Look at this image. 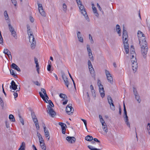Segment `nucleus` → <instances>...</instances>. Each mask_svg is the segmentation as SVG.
<instances>
[{
  "label": "nucleus",
  "instance_id": "1",
  "mask_svg": "<svg viewBox=\"0 0 150 150\" xmlns=\"http://www.w3.org/2000/svg\"><path fill=\"white\" fill-rule=\"evenodd\" d=\"M137 35L139 42V44L141 46V52L143 57L146 58L147 56L148 47L146 41V38L143 33L141 31L139 30Z\"/></svg>",
  "mask_w": 150,
  "mask_h": 150
},
{
  "label": "nucleus",
  "instance_id": "2",
  "mask_svg": "<svg viewBox=\"0 0 150 150\" xmlns=\"http://www.w3.org/2000/svg\"><path fill=\"white\" fill-rule=\"evenodd\" d=\"M128 35L127 31L125 30L124 27H123V30L122 34L123 41L124 44V48L125 52L127 54L129 52V45L128 43V40L127 38Z\"/></svg>",
  "mask_w": 150,
  "mask_h": 150
},
{
  "label": "nucleus",
  "instance_id": "3",
  "mask_svg": "<svg viewBox=\"0 0 150 150\" xmlns=\"http://www.w3.org/2000/svg\"><path fill=\"white\" fill-rule=\"evenodd\" d=\"M27 27L28 33L29 36V42L31 43V49H33L35 48L36 46V41L35 40L32 32L30 31V26L28 25Z\"/></svg>",
  "mask_w": 150,
  "mask_h": 150
},
{
  "label": "nucleus",
  "instance_id": "4",
  "mask_svg": "<svg viewBox=\"0 0 150 150\" xmlns=\"http://www.w3.org/2000/svg\"><path fill=\"white\" fill-rule=\"evenodd\" d=\"M77 3L81 14L86 18V19L87 20V18H88V16L85 9L84 8L83 6L82 5L81 1Z\"/></svg>",
  "mask_w": 150,
  "mask_h": 150
},
{
  "label": "nucleus",
  "instance_id": "5",
  "mask_svg": "<svg viewBox=\"0 0 150 150\" xmlns=\"http://www.w3.org/2000/svg\"><path fill=\"white\" fill-rule=\"evenodd\" d=\"M66 111L67 113L69 115H71L73 113L74 110L71 104H69L66 106Z\"/></svg>",
  "mask_w": 150,
  "mask_h": 150
},
{
  "label": "nucleus",
  "instance_id": "6",
  "mask_svg": "<svg viewBox=\"0 0 150 150\" xmlns=\"http://www.w3.org/2000/svg\"><path fill=\"white\" fill-rule=\"evenodd\" d=\"M47 112L49 115L52 117H54L56 115V113L52 107H50L49 106H48L47 108Z\"/></svg>",
  "mask_w": 150,
  "mask_h": 150
},
{
  "label": "nucleus",
  "instance_id": "7",
  "mask_svg": "<svg viewBox=\"0 0 150 150\" xmlns=\"http://www.w3.org/2000/svg\"><path fill=\"white\" fill-rule=\"evenodd\" d=\"M105 73L107 76V79L108 82L111 84H112L113 82V79L111 74L109 72L106 70H105Z\"/></svg>",
  "mask_w": 150,
  "mask_h": 150
},
{
  "label": "nucleus",
  "instance_id": "8",
  "mask_svg": "<svg viewBox=\"0 0 150 150\" xmlns=\"http://www.w3.org/2000/svg\"><path fill=\"white\" fill-rule=\"evenodd\" d=\"M133 93L135 96V98L137 100L138 103H140L141 101V100L140 99V96L136 90V88L134 87H133Z\"/></svg>",
  "mask_w": 150,
  "mask_h": 150
},
{
  "label": "nucleus",
  "instance_id": "9",
  "mask_svg": "<svg viewBox=\"0 0 150 150\" xmlns=\"http://www.w3.org/2000/svg\"><path fill=\"white\" fill-rule=\"evenodd\" d=\"M108 103L110 105L111 109L113 110H115V107L112 98L110 96H109L108 98Z\"/></svg>",
  "mask_w": 150,
  "mask_h": 150
},
{
  "label": "nucleus",
  "instance_id": "10",
  "mask_svg": "<svg viewBox=\"0 0 150 150\" xmlns=\"http://www.w3.org/2000/svg\"><path fill=\"white\" fill-rule=\"evenodd\" d=\"M59 96L61 98L63 99L62 100V101L65 100V101L63 102L62 104L64 105L66 104L68 101V100H67V95L62 93H60Z\"/></svg>",
  "mask_w": 150,
  "mask_h": 150
},
{
  "label": "nucleus",
  "instance_id": "11",
  "mask_svg": "<svg viewBox=\"0 0 150 150\" xmlns=\"http://www.w3.org/2000/svg\"><path fill=\"white\" fill-rule=\"evenodd\" d=\"M38 8L40 13L41 15L43 16H45V14L42 5L40 4H38Z\"/></svg>",
  "mask_w": 150,
  "mask_h": 150
},
{
  "label": "nucleus",
  "instance_id": "12",
  "mask_svg": "<svg viewBox=\"0 0 150 150\" xmlns=\"http://www.w3.org/2000/svg\"><path fill=\"white\" fill-rule=\"evenodd\" d=\"M66 139L69 143L71 144L74 143L76 141V138L73 137L67 136L66 138Z\"/></svg>",
  "mask_w": 150,
  "mask_h": 150
},
{
  "label": "nucleus",
  "instance_id": "13",
  "mask_svg": "<svg viewBox=\"0 0 150 150\" xmlns=\"http://www.w3.org/2000/svg\"><path fill=\"white\" fill-rule=\"evenodd\" d=\"M11 85L10 86V88L14 90H16L18 88V85L16 84L15 82L13 80H12L11 83Z\"/></svg>",
  "mask_w": 150,
  "mask_h": 150
},
{
  "label": "nucleus",
  "instance_id": "14",
  "mask_svg": "<svg viewBox=\"0 0 150 150\" xmlns=\"http://www.w3.org/2000/svg\"><path fill=\"white\" fill-rule=\"evenodd\" d=\"M30 111L31 112V117L33 122H35L36 121L37 122L38 120L33 111L31 108H30Z\"/></svg>",
  "mask_w": 150,
  "mask_h": 150
},
{
  "label": "nucleus",
  "instance_id": "15",
  "mask_svg": "<svg viewBox=\"0 0 150 150\" xmlns=\"http://www.w3.org/2000/svg\"><path fill=\"white\" fill-rule=\"evenodd\" d=\"M39 94L40 96L43 99V100L46 103H47V101L46 100V99L47 100H48L49 99V97L47 93L46 94H45L44 96L41 92H39Z\"/></svg>",
  "mask_w": 150,
  "mask_h": 150
},
{
  "label": "nucleus",
  "instance_id": "16",
  "mask_svg": "<svg viewBox=\"0 0 150 150\" xmlns=\"http://www.w3.org/2000/svg\"><path fill=\"white\" fill-rule=\"evenodd\" d=\"M44 126H43L44 131L45 134V136L46 138H47L48 140H49L50 137L49 131L47 129H46V128L45 126V124L44 123Z\"/></svg>",
  "mask_w": 150,
  "mask_h": 150
},
{
  "label": "nucleus",
  "instance_id": "17",
  "mask_svg": "<svg viewBox=\"0 0 150 150\" xmlns=\"http://www.w3.org/2000/svg\"><path fill=\"white\" fill-rule=\"evenodd\" d=\"M11 67L12 69L17 70L18 71L20 72L21 71V70L19 67L15 63H12L11 65Z\"/></svg>",
  "mask_w": 150,
  "mask_h": 150
},
{
  "label": "nucleus",
  "instance_id": "18",
  "mask_svg": "<svg viewBox=\"0 0 150 150\" xmlns=\"http://www.w3.org/2000/svg\"><path fill=\"white\" fill-rule=\"evenodd\" d=\"M132 69L135 73L137 70L138 67V64L137 62L132 63Z\"/></svg>",
  "mask_w": 150,
  "mask_h": 150
},
{
  "label": "nucleus",
  "instance_id": "19",
  "mask_svg": "<svg viewBox=\"0 0 150 150\" xmlns=\"http://www.w3.org/2000/svg\"><path fill=\"white\" fill-rule=\"evenodd\" d=\"M99 92L100 93V96L102 98H103L105 96V91L103 86H101L100 88L99 89Z\"/></svg>",
  "mask_w": 150,
  "mask_h": 150
},
{
  "label": "nucleus",
  "instance_id": "20",
  "mask_svg": "<svg viewBox=\"0 0 150 150\" xmlns=\"http://www.w3.org/2000/svg\"><path fill=\"white\" fill-rule=\"evenodd\" d=\"M62 78L64 82L65 85L67 86V88H68L69 83L68 81V79L67 77L66 76H65L64 77V76L62 75Z\"/></svg>",
  "mask_w": 150,
  "mask_h": 150
},
{
  "label": "nucleus",
  "instance_id": "21",
  "mask_svg": "<svg viewBox=\"0 0 150 150\" xmlns=\"http://www.w3.org/2000/svg\"><path fill=\"white\" fill-rule=\"evenodd\" d=\"M88 66L89 69L90 71H91V72H94V69L93 67L91 62L89 60L88 61Z\"/></svg>",
  "mask_w": 150,
  "mask_h": 150
},
{
  "label": "nucleus",
  "instance_id": "22",
  "mask_svg": "<svg viewBox=\"0 0 150 150\" xmlns=\"http://www.w3.org/2000/svg\"><path fill=\"white\" fill-rule=\"evenodd\" d=\"M78 38L79 42H83V37L80 36L81 32L80 31H78L77 33Z\"/></svg>",
  "mask_w": 150,
  "mask_h": 150
},
{
  "label": "nucleus",
  "instance_id": "23",
  "mask_svg": "<svg viewBox=\"0 0 150 150\" xmlns=\"http://www.w3.org/2000/svg\"><path fill=\"white\" fill-rule=\"evenodd\" d=\"M25 143L24 142H23L21 143V145L19 149L23 150H25Z\"/></svg>",
  "mask_w": 150,
  "mask_h": 150
},
{
  "label": "nucleus",
  "instance_id": "24",
  "mask_svg": "<svg viewBox=\"0 0 150 150\" xmlns=\"http://www.w3.org/2000/svg\"><path fill=\"white\" fill-rule=\"evenodd\" d=\"M116 28L117 32L118 34H120L119 35L120 36L121 34V29L120 25L118 24L117 25Z\"/></svg>",
  "mask_w": 150,
  "mask_h": 150
},
{
  "label": "nucleus",
  "instance_id": "25",
  "mask_svg": "<svg viewBox=\"0 0 150 150\" xmlns=\"http://www.w3.org/2000/svg\"><path fill=\"white\" fill-rule=\"evenodd\" d=\"M10 32L11 33L12 35L15 38V39H17V37L16 35V32L14 30L10 31Z\"/></svg>",
  "mask_w": 150,
  "mask_h": 150
},
{
  "label": "nucleus",
  "instance_id": "26",
  "mask_svg": "<svg viewBox=\"0 0 150 150\" xmlns=\"http://www.w3.org/2000/svg\"><path fill=\"white\" fill-rule=\"evenodd\" d=\"M92 9L93 10V11L94 14L97 17H98L99 16V14L97 12V10L96 8V7H92Z\"/></svg>",
  "mask_w": 150,
  "mask_h": 150
},
{
  "label": "nucleus",
  "instance_id": "27",
  "mask_svg": "<svg viewBox=\"0 0 150 150\" xmlns=\"http://www.w3.org/2000/svg\"><path fill=\"white\" fill-rule=\"evenodd\" d=\"M85 139L88 141H91L93 140V137L92 136L87 135L85 137Z\"/></svg>",
  "mask_w": 150,
  "mask_h": 150
},
{
  "label": "nucleus",
  "instance_id": "28",
  "mask_svg": "<svg viewBox=\"0 0 150 150\" xmlns=\"http://www.w3.org/2000/svg\"><path fill=\"white\" fill-rule=\"evenodd\" d=\"M20 90V88L19 87V88L18 89V90L16 91H14L13 92V95L14 96V98H16L18 96V93L17 92H19Z\"/></svg>",
  "mask_w": 150,
  "mask_h": 150
},
{
  "label": "nucleus",
  "instance_id": "29",
  "mask_svg": "<svg viewBox=\"0 0 150 150\" xmlns=\"http://www.w3.org/2000/svg\"><path fill=\"white\" fill-rule=\"evenodd\" d=\"M9 118L11 122H14L15 121V119L14 116L12 114H10L9 115Z\"/></svg>",
  "mask_w": 150,
  "mask_h": 150
},
{
  "label": "nucleus",
  "instance_id": "30",
  "mask_svg": "<svg viewBox=\"0 0 150 150\" xmlns=\"http://www.w3.org/2000/svg\"><path fill=\"white\" fill-rule=\"evenodd\" d=\"M47 101L48 102H47V103H48L49 104V105H47V108H48V106H49L50 107H54V105L53 104V103L52 102V101L51 100H47Z\"/></svg>",
  "mask_w": 150,
  "mask_h": 150
},
{
  "label": "nucleus",
  "instance_id": "31",
  "mask_svg": "<svg viewBox=\"0 0 150 150\" xmlns=\"http://www.w3.org/2000/svg\"><path fill=\"white\" fill-rule=\"evenodd\" d=\"M146 24L147 26L148 27L149 31H150V20H147V19L146 20Z\"/></svg>",
  "mask_w": 150,
  "mask_h": 150
},
{
  "label": "nucleus",
  "instance_id": "32",
  "mask_svg": "<svg viewBox=\"0 0 150 150\" xmlns=\"http://www.w3.org/2000/svg\"><path fill=\"white\" fill-rule=\"evenodd\" d=\"M130 52L131 54H135V50L133 45H131L130 49Z\"/></svg>",
  "mask_w": 150,
  "mask_h": 150
},
{
  "label": "nucleus",
  "instance_id": "33",
  "mask_svg": "<svg viewBox=\"0 0 150 150\" xmlns=\"http://www.w3.org/2000/svg\"><path fill=\"white\" fill-rule=\"evenodd\" d=\"M10 72L11 74L15 78H16L17 77V76L16 74L14 73V71L13 70L11 69L10 70Z\"/></svg>",
  "mask_w": 150,
  "mask_h": 150
},
{
  "label": "nucleus",
  "instance_id": "34",
  "mask_svg": "<svg viewBox=\"0 0 150 150\" xmlns=\"http://www.w3.org/2000/svg\"><path fill=\"white\" fill-rule=\"evenodd\" d=\"M3 52L5 54H6L7 55H8V54H10V53H11V52L9 50L6 49H4Z\"/></svg>",
  "mask_w": 150,
  "mask_h": 150
},
{
  "label": "nucleus",
  "instance_id": "35",
  "mask_svg": "<svg viewBox=\"0 0 150 150\" xmlns=\"http://www.w3.org/2000/svg\"><path fill=\"white\" fill-rule=\"evenodd\" d=\"M87 47L88 54H92V51L90 47V46L89 45H87Z\"/></svg>",
  "mask_w": 150,
  "mask_h": 150
},
{
  "label": "nucleus",
  "instance_id": "36",
  "mask_svg": "<svg viewBox=\"0 0 150 150\" xmlns=\"http://www.w3.org/2000/svg\"><path fill=\"white\" fill-rule=\"evenodd\" d=\"M40 146L42 149L46 150V147L44 143H42V144H40Z\"/></svg>",
  "mask_w": 150,
  "mask_h": 150
},
{
  "label": "nucleus",
  "instance_id": "37",
  "mask_svg": "<svg viewBox=\"0 0 150 150\" xmlns=\"http://www.w3.org/2000/svg\"><path fill=\"white\" fill-rule=\"evenodd\" d=\"M103 130L106 133L108 132V129L107 128V126L106 124H105L104 126L103 127Z\"/></svg>",
  "mask_w": 150,
  "mask_h": 150
},
{
  "label": "nucleus",
  "instance_id": "38",
  "mask_svg": "<svg viewBox=\"0 0 150 150\" xmlns=\"http://www.w3.org/2000/svg\"><path fill=\"white\" fill-rule=\"evenodd\" d=\"M68 74H69V75L70 78L71 79V80H72V81L73 82V83L74 87L75 88H76V85H75V83L74 82V79H73L71 76V75L70 74V73L68 71Z\"/></svg>",
  "mask_w": 150,
  "mask_h": 150
},
{
  "label": "nucleus",
  "instance_id": "39",
  "mask_svg": "<svg viewBox=\"0 0 150 150\" xmlns=\"http://www.w3.org/2000/svg\"><path fill=\"white\" fill-rule=\"evenodd\" d=\"M19 120L23 125H24V122L23 118L21 117V116L19 115Z\"/></svg>",
  "mask_w": 150,
  "mask_h": 150
},
{
  "label": "nucleus",
  "instance_id": "40",
  "mask_svg": "<svg viewBox=\"0 0 150 150\" xmlns=\"http://www.w3.org/2000/svg\"><path fill=\"white\" fill-rule=\"evenodd\" d=\"M8 27L10 31L14 30V29L13 26L11 25L10 23H8Z\"/></svg>",
  "mask_w": 150,
  "mask_h": 150
},
{
  "label": "nucleus",
  "instance_id": "41",
  "mask_svg": "<svg viewBox=\"0 0 150 150\" xmlns=\"http://www.w3.org/2000/svg\"><path fill=\"white\" fill-rule=\"evenodd\" d=\"M34 123H35V124L37 129V130H39L40 129V127L39 126L38 120H37V122L36 121L35 122H34Z\"/></svg>",
  "mask_w": 150,
  "mask_h": 150
},
{
  "label": "nucleus",
  "instance_id": "42",
  "mask_svg": "<svg viewBox=\"0 0 150 150\" xmlns=\"http://www.w3.org/2000/svg\"><path fill=\"white\" fill-rule=\"evenodd\" d=\"M63 10L65 12H66V11L67 10V6L66 4L64 3L63 4Z\"/></svg>",
  "mask_w": 150,
  "mask_h": 150
},
{
  "label": "nucleus",
  "instance_id": "43",
  "mask_svg": "<svg viewBox=\"0 0 150 150\" xmlns=\"http://www.w3.org/2000/svg\"><path fill=\"white\" fill-rule=\"evenodd\" d=\"M38 138L40 144H42L43 143L44 140L42 136Z\"/></svg>",
  "mask_w": 150,
  "mask_h": 150
},
{
  "label": "nucleus",
  "instance_id": "44",
  "mask_svg": "<svg viewBox=\"0 0 150 150\" xmlns=\"http://www.w3.org/2000/svg\"><path fill=\"white\" fill-rule=\"evenodd\" d=\"M147 129L148 131V133L149 134H150V123H148L147 126Z\"/></svg>",
  "mask_w": 150,
  "mask_h": 150
},
{
  "label": "nucleus",
  "instance_id": "45",
  "mask_svg": "<svg viewBox=\"0 0 150 150\" xmlns=\"http://www.w3.org/2000/svg\"><path fill=\"white\" fill-rule=\"evenodd\" d=\"M4 16L5 18H7V19H6V20H7V19H8L9 18V17H8V13H7V11H4Z\"/></svg>",
  "mask_w": 150,
  "mask_h": 150
},
{
  "label": "nucleus",
  "instance_id": "46",
  "mask_svg": "<svg viewBox=\"0 0 150 150\" xmlns=\"http://www.w3.org/2000/svg\"><path fill=\"white\" fill-rule=\"evenodd\" d=\"M81 120L83 121V122L84 123V124L85 125V127H86V129L87 130V122H86V121L84 120V119H81Z\"/></svg>",
  "mask_w": 150,
  "mask_h": 150
},
{
  "label": "nucleus",
  "instance_id": "47",
  "mask_svg": "<svg viewBox=\"0 0 150 150\" xmlns=\"http://www.w3.org/2000/svg\"><path fill=\"white\" fill-rule=\"evenodd\" d=\"M98 84L99 86V88L100 89L101 86H103V85L101 84L100 81L99 80H98Z\"/></svg>",
  "mask_w": 150,
  "mask_h": 150
},
{
  "label": "nucleus",
  "instance_id": "48",
  "mask_svg": "<svg viewBox=\"0 0 150 150\" xmlns=\"http://www.w3.org/2000/svg\"><path fill=\"white\" fill-rule=\"evenodd\" d=\"M3 43V40L2 35H0V44L2 45Z\"/></svg>",
  "mask_w": 150,
  "mask_h": 150
},
{
  "label": "nucleus",
  "instance_id": "49",
  "mask_svg": "<svg viewBox=\"0 0 150 150\" xmlns=\"http://www.w3.org/2000/svg\"><path fill=\"white\" fill-rule=\"evenodd\" d=\"M131 62H132V63H134L135 62H137V59H136V58H131Z\"/></svg>",
  "mask_w": 150,
  "mask_h": 150
},
{
  "label": "nucleus",
  "instance_id": "50",
  "mask_svg": "<svg viewBox=\"0 0 150 150\" xmlns=\"http://www.w3.org/2000/svg\"><path fill=\"white\" fill-rule=\"evenodd\" d=\"M88 54L89 58H90L91 60L92 61H93V58L92 55V54Z\"/></svg>",
  "mask_w": 150,
  "mask_h": 150
},
{
  "label": "nucleus",
  "instance_id": "51",
  "mask_svg": "<svg viewBox=\"0 0 150 150\" xmlns=\"http://www.w3.org/2000/svg\"><path fill=\"white\" fill-rule=\"evenodd\" d=\"M91 93H92V96L93 97H95L96 96V94L95 91V90H91Z\"/></svg>",
  "mask_w": 150,
  "mask_h": 150
},
{
  "label": "nucleus",
  "instance_id": "52",
  "mask_svg": "<svg viewBox=\"0 0 150 150\" xmlns=\"http://www.w3.org/2000/svg\"><path fill=\"white\" fill-rule=\"evenodd\" d=\"M123 108H124V114L127 113V111L126 110V107L125 105V103H123Z\"/></svg>",
  "mask_w": 150,
  "mask_h": 150
},
{
  "label": "nucleus",
  "instance_id": "53",
  "mask_svg": "<svg viewBox=\"0 0 150 150\" xmlns=\"http://www.w3.org/2000/svg\"><path fill=\"white\" fill-rule=\"evenodd\" d=\"M51 66V64H48L47 67V69L48 71H50Z\"/></svg>",
  "mask_w": 150,
  "mask_h": 150
},
{
  "label": "nucleus",
  "instance_id": "54",
  "mask_svg": "<svg viewBox=\"0 0 150 150\" xmlns=\"http://www.w3.org/2000/svg\"><path fill=\"white\" fill-rule=\"evenodd\" d=\"M12 3L14 4L15 6H16L17 4V2L16 0H11Z\"/></svg>",
  "mask_w": 150,
  "mask_h": 150
},
{
  "label": "nucleus",
  "instance_id": "55",
  "mask_svg": "<svg viewBox=\"0 0 150 150\" xmlns=\"http://www.w3.org/2000/svg\"><path fill=\"white\" fill-rule=\"evenodd\" d=\"M126 124L128 127L129 128H130V123L129 121L125 122Z\"/></svg>",
  "mask_w": 150,
  "mask_h": 150
},
{
  "label": "nucleus",
  "instance_id": "56",
  "mask_svg": "<svg viewBox=\"0 0 150 150\" xmlns=\"http://www.w3.org/2000/svg\"><path fill=\"white\" fill-rule=\"evenodd\" d=\"M41 90L43 93L44 95L47 93L45 89L42 88H41Z\"/></svg>",
  "mask_w": 150,
  "mask_h": 150
},
{
  "label": "nucleus",
  "instance_id": "57",
  "mask_svg": "<svg viewBox=\"0 0 150 150\" xmlns=\"http://www.w3.org/2000/svg\"><path fill=\"white\" fill-rule=\"evenodd\" d=\"M62 129H66V127H67L66 125L64 124L62 125H61Z\"/></svg>",
  "mask_w": 150,
  "mask_h": 150
},
{
  "label": "nucleus",
  "instance_id": "58",
  "mask_svg": "<svg viewBox=\"0 0 150 150\" xmlns=\"http://www.w3.org/2000/svg\"><path fill=\"white\" fill-rule=\"evenodd\" d=\"M0 105L2 107V109H4V102H3L2 103H0Z\"/></svg>",
  "mask_w": 150,
  "mask_h": 150
},
{
  "label": "nucleus",
  "instance_id": "59",
  "mask_svg": "<svg viewBox=\"0 0 150 150\" xmlns=\"http://www.w3.org/2000/svg\"><path fill=\"white\" fill-rule=\"evenodd\" d=\"M89 39L92 41L91 43H93V41L92 38V37L91 36L90 34H89Z\"/></svg>",
  "mask_w": 150,
  "mask_h": 150
},
{
  "label": "nucleus",
  "instance_id": "60",
  "mask_svg": "<svg viewBox=\"0 0 150 150\" xmlns=\"http://www.w3.org/2000/svg\"><path fill=\"white\" fill-rule=\"evenodd\" d=\"M93 140H94V142H96L98 143H100V141L97 138H94L93 139Z\"/></svg>",
  "mask_w": 150,
  "mask_h": 150
},
{
  "label": "nucleus",
  "instance_id": "61",
  "mask_svg": "<svg viewBox=\"0 0 150 150\" xmlns=\"http://www.w3.org/2000/svg\"><path fill=\"white\" fill-rule=\"evenodd\" d=\"M34 83L36 85L38 86H40V84L38 81H36L34 82Z\"/></svg>",
  "mask_w": 150,
  "mask_h": 150
},
{
  "label": "nucleus",
  "instance_id": "62",
  "mask_svg": "<svg viewBox=\"0 0 150 150\" xmlns=\"http://www.w3.org/2000/svg\"><path fill=\"white\" fill-rule=\"evenodd\" d=\"M6 126L7 128H8L9 127V124L8 123V122L7 121L5 122Z\"/></svg>",
  "mask_w": 150,
  "mask_h": 150
},
{
  "label": "nucleus",
  "instance_id": "63",
  "mask_svg": "<svg viewBox=\"0 0 150 150\" xmlns=\"http://www.w3.org/2000/svg\"><path fill=\"white\" fill-rule=\"evenodd\" d=\"M123 117L124 118V119L128 118L127 115V113L126 114H124Z\"/></svg>",
  "mask_w": 150,
  "mask_h": 150
},
{
  "label": "nucleus",
  "instance_id": "64",
  "mask_svg": "<svg viewBox=\"0 0 150 150\" xmlns=\"http://www.w3.org/2000/svg\"><path fill=\"white\" fill-rule=\"evenodd\" d=\"M88 147L91 150H93V149H94V148H93V146L90 145L88 146Z\"/></svg>",
  "mask_w": 150,
  "mask_h": 150
}]
</instances>
